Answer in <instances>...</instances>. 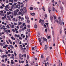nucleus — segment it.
Segmentation results:
<instances>
[{"mask_svg":"<svg viewBox=\"0 0 66 66\" xmlns=\"http://www.w3.org/2000/svg\"><path fill=\"white\" fill-rule=\"evenodd\" d=\"M27 58L28 59H29V56L28 55L27 56Z\"/></svg>","mask_w":66,"mask_h":66,"instance_id":"44","label":"nucleus"},{"mask_svg":"<svg viewBox=\"0 0 66 66\" xmlns=\"http://www.w3.org/2000/svg\"><path fill=\"white\" fill-rule=\"evenodd\" d=\"M44 26L45 27V28H46V25H45V24H44Z\"/></svg>","mask_w":66,"mask_h":66,"instance_id":"60","label":"nucleus"},{"mask_svg":"<svg viewBox=\"0 0 66 66\" xmlns=\"http://www.w3.org/2000/svg\"><path fill=\"white\" fill-rule=\"evenodd\" d=\"M12 58L13 59V60H14V54H12Z\"/></svg>","mask_w":66,"mask_h":66,"instance_id":"12","label":"nucleus"},{"mask_svg":"<svg viewBox=\"0 0 66 66\" xmlns=\"http://www.w3.org/2000/svg\"><path fill=\"white\" fill-rule=\"evenodd\" d=\"M45 17H46V18H47V14H46L45 15Z\"/></svg>","mask_w":66,"mask_h":66,"instance_id":"48","label":"nucleus"},{"mask_svg":"<svg viewBox=\"0 0 66 66\" xmlns=\"http://www.w3.org/2000/svg\"><path fill=\"white\" fill-rule=\"evenodd\" d=\"M43 40L44 41H45L46 42H47V40L46 38H44V37H43Z\"/></svg>","mask_w":66,"mask_h":66,"instance_id":"2","label":"nucleus"},{"mask_svg":"<svg viewBox=\"0 0 66 66\" xmlns=\"http://www.w3.org/2000/svg\"><path fill=\"white\" fill-rule=\"evenodd\" d=\"M41 57L42 58L44 57V56H43V55H41Z\"/></svg>","mask_w":66,"mask_h":66,"instance_id":"58","label":"nucleus"},{"mask_svg":"<svg viewBox=\"0 0 66 66\" xmlns=\"http://www.w3.org/2000/svg\"><path fill=\"white\" fill-rule=\"evenodd\" d=\"M22 13L21 12H19V15H21Z\"/></svg>","mask_w":66,"mask_h":66,"instance_id":"37","label":"nucleus"},{"mask_svg":"<svg viewBox=\"0 0 66 66\" xmlns=\"http://www.w3.org/2000/svg\"><path fill=\"white\" fill-rule=\"evenodd\" d=\"M26 64H28V61L27 60H26Z\"/></svg>","mask_w":66,"mask_h":66,"instance_id":"57","label":"nucleus"},{"mask_svg":"<svg viewBox=\"0 0 66 66\" xmlns=\"http://www.w3.org/2000/svg\"><path fill=\"white\" fill-rule=\"evenodd\" d=\"M15 47H16V48L17 47H18V46H17V45H15Z\"/></svg>","mask_w":66,"mask_h":66,"instance_id":"54","label":"nucleus"},{"mask_svg":"<svg viewBox=\"0 0 66 66\" xmlns=\"http://www.w3.org/2000/svg\"><path fill=\"white\" fill-rule=\"evenodd\" d=\"M27 22L28 23H29V22H30V20H27Z\"/></svg>","mask_w":66,"mask_h":66,"instance_id":"30","label":"nucleus"},{"mask_svg":"<svg viewBox=\"0 0 66 66\" xmlns=\"http://www.w3.org/2000/svg\"><path fill=\"white\" fill-rule=\"evenodd\" d=\"M13 21H15V18H14L12 19Z\"/></svg>","mask_w":66,"mask_h":66,"instance_id":"21","label":"nucleus"},{"mask_svg":"<svg viewBox=\"0 0 66 66\" xmlns=\"http://www.w3.org/2000/svg\"><path fill=\"white\" fill-rule=\"evenodd\" d=\"M42 9H43V11H45V7H43Z\"/></svg>","mask_w":66,"mask_h":66,"instance_id":"28","label":"nucleus"},{"mask_svg":"<svg viewBox=\"0 0 66 66\" xmlns=\"http://www.w3.org/2000/svg\"><path fill=\"white\" fill-rule=\"evenodd\" d=\"M0 45H1V46H3V44L2 43H0Z\"/></svg>","mask_w":66,"mask_h":66,"instance_id":"23","label":"nucleus"},{"mask_svg":"<svg viewBox=\"0 0 66 66\" xmlns=\"http://www.w3.org/2000/svg\"><path fill=\"white\" fill-rule=\"evenodd\" d=\"M23 10L24 11V13H27V9H26V8L24 7L23 8Z\"/></svg>","mask_w":66,"mask_h":66,"instance_id":"4","label":"nucleus"},{"mask_svg":"<svg viewBox=\"0 0 66 66\" xmlns=\"http://www.w3.org/2000/svg\"><path fill=\"white\" fill-rule=\"evenodd\" d=\"M30 14L31 15H35V13H30Z\"/></svg>","mask_w":66,"mask_h":66,"instance_id":"17","label":"nucleus"},{"mask_svg":"<svg viewBox=\"0 0 66 66\" xmlns=\"http://www.w3.org/2000/svg\"><path fill=\"white\" fill-rule=\"evenodd\" d=\"M7 56H11V54H9L7 55Z\"/></svg>","mask_w":66,"mask_h":66,"instance_id":"53","label":"nucleus"},{"mask_svg":"<svg viewBox=\"0 0 66 66\" xmlns=\"http://www.w3.org/2000/svg\"><path fill=\"white\" fill-rule=\"evenodd\" d=\"M55 10V9L54 7H53V11H54Z\"/></svg>","mask_w":66,"mask_h":66,"instance_id":"24","label":"nucleus"},{"mask_svg":"<svg viewBox=\"0 0 66 66\" xmlns=\"http://www.w3.org/2000/svg\"><path fill=\"white\" fill-rule=\"evenodd\" d=\"M6 27L8 29H10V26H9V25H7L6 26Z\"/></svg>","mask_w":66,"mask_h":66,"instance_id":"16","label":"nucleus"},{"mask_svg":"<svg viewBox=\"0 0 66 66\" xmlns=\"http://www.w3.org/2000/svg\"><path fill=\"white\" fill-rule=\"evenodd\" d=\"M0 52H1V53L3 52V50H1V49H0Z\"/></svg>","mask_w":66,"mask_h":66,"instance_id":"31","label":"nucleus"},{"mask_svg":"<svg viewBox=\"0 0 66 66\" xmlns=\"http://www.w3.org/2000/svg\"><path fill=\"white\" fill-rule=\"evenodd\" d=\"M4 33H0V36H1L2 34H4Z\"/></svg>","mask_w":66,"mask_h":66,"instance_id":"56","label":"nucleus"},{"mask_svg":"<svg viewBox=\"0 0 66 66\" xmlns=\"http://www.w3.org/2000/svg\"><path fill=\"white\" fill-rule=\"evenodd\" d=\"M17 12H16V11H15L14 12V16H16L17 15Z\"/></svg>","mask_w":66,"mask_h":66,"instance_id":"5","label":"nucleus"},{"mask_svg":"<svg viewBox=\"0 0 66 66\" xmlns=\"http://www.w3.org/2000/svg\"><path fill=\"white\" fill-rule=\"evenodd\" d=\"M35 48L34 47H33L32 48V50H34V48Z\"/></svg>","mask_w":66,"mask_h":66,"instance_id":"45","label":"nucleus"},{"mask_svg":"<svg viewBox=\"0 0 66 66\" xmlns=\"http://www.w3.org/2000/svg\"><path fill=\"white\" fill-rule=\"evenodd\" d=\"M38 40L40 43V45H42L43 44L42 43V42L41 41V40L40 39V38H38Z\"/></svg>","mask_w":66,"mask_h":66,"instance_id":"1","label":"nucleus"},{"mask_svg":"<svg viewBox=\"0 0 66 66\" xmlns=\"http://www.w3.org/2000/svg\"><path fill=\"white\" fill-rule=\"evenodd\" d=\"M14 54L15 56H16V55H17V54H16V53L14 52Z\"/></svg>","mask_w":66,"mask_h":66,"instance_id":"33","label":"nucleus"},{"mask_svg":"<svg viewBox=\"0 0 66 66\" xmlns=\"http://www.w3.org/2000/svg\"><path fill=\"white\" fill-rule=\"evenodd\" d=\"M18 18H19V19H21V16H19L18 17Z\"/></svg>","mask_w":66,"mask_h":66,"instance_id":"49","label":"nucleus"},{"mask_svg":"<svg viewBox=\"0 0 66 66\" xmlns=\"http://www.w3.org/2000/svg\"><path fill=\"white\" fill-rule=\"evenodd\" d=\"M11 38L12 39H13V40H15V39H16L15 38H14V37H13V36L12 37H11Z\"/></svg>","mask_w":66,"mask_h":66,"instance_id":"13","label":"nucleus"},{"mask_svg":"<svg viewBox=\"0 0 66 66\" xmlns=\"http://www.w3.org/2000/svg\"><path fill=\"white\" fill-rule=\"evenodd\" d=\"M51 38V37H50V36H48L47 37L48 39H50Z\"/></svg>","mask_w":66,"mask_h":66,"instance_id":"40","label":"nucleus"},{"mask_svg":"<svg viewBox=\"0 0 66 66\" xmlns=\"http://www.w3.org/2000/svg\"><path fill=\"white\" fill-rule=\"evenodd\" d=\"M47 48H48V47L47 46V45H45V50H47Z\"/></svg>","mask_w":66,"mask_h":66,"instance_id":"10","label":"nucleus"},{"mask_svg":"<svg viewBox=\"0 0 66 66\" xmlns=\"http://www.w3.org/2000/svg\"><path fill=\"white\" fill-rule=\"evenodd\" d=\"M5 11H6L7 12H9V10L7 9H5Z\"/></svg>","mask_w":66,"mask_h":66,"instance_id":"50","label":"nucleus"},{"mask_svg":"<svg viewBox=\"0 0 66 66\" xmlns=\"http://www.w3.org/2000/svg\"><path fill=\"white\" fill-rule=\"evenodd\" d=\"M16 11V12H19V10L17 9L16 10V11Z\"/></svg>","mask_w":66,"mask_h":66,"instance_id":"42","label":"nucleus"},{"mask_svg":"<svg viewBox=\"0 0 66 66\" xmlns=\"http://www.w3.org/2000/svg\"><path fill=\"white\" fill-rule=\"evenodd\" d=\"M3 32H4L5 33V32H6L7 33V30L3 31Z\"/></svg>","mask_w":66,"mask_h":66,"instance_id":"20","label":"nucleus"},{"mask_svg":"<svg viewBox=\"0 0 66 66\" xmlns=\"http://www.w3.org/2000/svg\"><path fill=\"white\" fill-rule=\"evenodd\" d=\"M27 30H28V32H30V29H28Z\"/></svg>","mask_w":66,"mask_h":66,"instance_id":"62","label":"nucleus"},{"mask_svg":"<svg viewBox=\"0 0 66 66\" xmlns=\"http://www.w3.org/2000/svg\"><path fill=\"white\" fill-rule=\"evenodd\" d=\"M25 18L26 19H29V17L27 15H26L25 16Z\"/></svg>","mask_w":66,"mask_h":66,"instance_id":"11","label":"nucleus"},{"mask_svg":"<svg viewBox=\"0 0 66 66\" xmlns=\"http://www.w3.org/2000/svg\"><path fill=\"white\" fill-rule=\"evenodd\" d=\"M50 18H51V21H52L53 20V18L51 16Z\"/></svg>","mask_w":66,"mask_h":66,"instance_id":"15","label":"nucleus"},{"mask_svg":"<svg viewBox=\"0 0 66 66\" xmlns=\"http://www.w3.org/2000/svg\"><path fill=\"white\" fill-rule=\"evenodd\" d=\"M62 20H61L60 19L59 20V24H60V25H62Z\"/></svg>","mask_w":66,"mask_h":66,"instance_id":"3","label":"nucleus"},{"mask_svg":"<svg viewBox=\"0 0 66 66\" xmlns=\"http://www.w3.org/2000/svg\"><path fill=\"white\" fill-rule=\"evenodd\" d=\"M42 19H40V20L39 21V23H40V22H42Z\"/></svg>","mask_w":66,"mask_h":66,"instance_id":"38","label":"nucleus"},{"mask_svg":"<svg viewBox=\"0 0 66 66\" xmlns=\"http://www.w3.org/2000/svg\"><path fill=\"white\" fill-rule=\"evenodd\" d=\"M7 7H8V5H6L5 6V9H6Z\"/></svg>","mask_w":66,"mask_h":66,"instance_id":"41","label":"nucleus"},{"mask_svg":"<svg viewBox=\"0 0 66 66\" xmlns=\"http://www.w3.org/2000/svg\"><path fill=\"white\" fill-rule=\"evenodd\" d=\"M2 66H5V65L4 64H2Z\"/></svg>","mask_w":66,"mask_h":66,"instance_id":"39","label":"nucleus"},{"mask_svg":"<svg viewBox=\"0 0 66 66\" xmlns=\"http://www.w3.org/2000/svg\"><path fill=\"white\" fill-rule=\"evenodd\" d=\"M53 16H54V19L55 20V19H56V16H54V15H53Z\"/></svg>","mask_w":66,"mask_h":66,"instance_id":"27","label":"nucleus"},{"mask_svg":"<svg viewBox=\"0 0 66 66\" xmlns=\"http://www.w3.org/2000/svg\"><path fill=\"white\" fill-rule=\"evenodd\" d=\"M55 22H57V23H58V22H59V20H55Z\"/></svg>","mask_w":66,"mask_h":66,"instance_id":"26","label":"nucleus"},{"mask_svg":"<svg viewBox=\"0 0 66 66\" xmlns=\"http://www.w3.org/2000/svg\"><path fill=\"white\" fill-rule=\"evenodd\" d=\"M21 57V54H19V59Z\"/></svg>","mask_w":66,"mask_h":66,"instance_id":"25","label":"nucleus"},{"mask_svg":"<svg viewBox=\"0 0 66 66\" xmlns=\"http://www.w3.org/2000/svg\"><path fill=\"white\" fill-rule=\"evenodd\" d=\"M21 63H24V61H21Z\"/></svg>","mask_w":66,"mask_h":66,"instance_id":"63","label":"nucleus"},{"mask_svg":"<svg viewBox=\"0 0 66 66\" xmlns=\"http://www.w3.org/2000/svg\"><path fill=\"white\" fill-rule=\"evenodd\" d=\"M37 26L36 24H35V28H37Z\"/></svg>","mask_w":66,"mask_h":66,"instance_id":"29","label":"nucleus"},{"mask_svg":"<svg viewBox=\"0 0 66 66\" xmlns=\"http://www.w3.org/2000/svg\"><path fill=\"white\" fill-rule=\"evenodd\" d=\"M11 27L12 29H13L14 28V25H12L11 26Z\"/></svg>","mask_w":66,"mask_h":66,"instance_id":"19","label":"nucleus"},{"mask_svg":"<svg viewBox=\"0 0 66 66\" xmlns=\"http://www.w3.org/2000/svg\"><path fill=\"white\" fill-rule=\"evenodd\" d=\"M27 27L28 28H30V25H28Z\"/></svg>","mask_w":66,"mask_h":66,"instance_id":"64","label":"nucleus"},{"mask_svg":"<svg viewBox=\"0 0 66 66\" xmlns=\"http://www.w3.org/2000/svg\"><path fill=\"white\" fill-rule=\"evenodd\" d=\"M9 46L10 47H11V48H12V49L14 48V46H13L12 45H10Z\"/></svg>","mask_w":66,"mask_h":66,"instance_id":"14","label":"nucleus"},{"mask_svg":"<svg viewBox=\"0 0 66 66\" xmlns=\"http://www.w3.org/2000/svg\"><path fill=\"white\" fill-rule=\"evenodd\" d=\"M33 8L32 7H30V10H33Z\"/></svg>","mask_w":66,"mask_h":66,"instance_id":"18","label":"nucleus"},{"mask_svg":"<svg viewBox=\"0 0 66 66\" xmlns=\"http://www.w3.org/2000/svg\"><path fill=\"white\" fill-rule=\"evenodd\" d=\"M7 18L8 19V20H11V18H10V16L9 15L7 16Z\"/></svg>","mask_w":66,"mask_h":66,"instance_id":"8","label":"nucleus"},{"mask_svg":"<svg viewBox=\"0 0 66 66\" xmlns=\"http://www.w3.org/2000/svg\"><path fill=\"white\" fill-rule=\"evenodd\" d=\"M5 56V55H3V56H2V58H3V59L4 58V57Z\"/></svg>","mask_w":66,"mask_h":66,"instance_id":"34","label":"nucleus"},{"mask_svg":"<svg viewBox=\"0 0 66 66\" xmlns=\"http://www.w3.org/2000/svg\"><path fill=\"white\" fill-rule=\"evenodd\" d=\"M3 28H5V26H3V27H2L0 28V29H2Z\"/></svg>","mask_w":66,"mask_h":66,"instance_id":"22","label":"nucleus"},{"mask_svg":"<svg viewBox=\"0 0 66 66\" xmlns=\"http://www.w3.org/2000/svg\"><path fill=\"white\" fill-rule=\"evenodd\" d=\"M23 55L24 56V57H26V54H24Z\"/></svg>","mask_w":66,"mask_h":66,"instance_id":"61","label":"nucleus"},{"mask_svg":"<svg viewBox=\"0 0 66 66\" xmlns=\"http://www.w3.org/2000/svg\"><path fill=\"white\" fill-rule=\"evenodd\" d=\"M8 42H11V40H10V39H8Z\"/></svg>","mask_w":66,"mask_h":66,"instance_id":"59","label":"nucleus"},{"mask_svg":"<svg viewBox=\"0 0 66 66\" xmlns=\"http://www.w3.org/2000/svg\"><path fill=\"white\" fill-rule=\"evenodd\" d=\"M11 14V11H9V12H7V15H9L10 14Z\"/></svg>","mask_w":66,"mask_h":66,"instance_id":"9","label":"nucleus"},{"mask_svg":"<svg viewBox=\"0 0 66 66\" xmlns=\"http://www.w3.org/2000/svg\"><path fill=\"white\" fill-rule=\"evenodd\" d=\"M7 30V32H9V33H10V30Z\"/></svg>","mask_w":66,"mask_h":66,"instance_id":"43","label":"nucleus"},{"mask_svg":"<svg viewBox=\"0 0 66 66\" xmlns=\"http://www.w3.org/2000/svg\"><path fill=\"white\" fill-rule=\"evenodd\" d=\"M48 11L49 12V13H50V12H51V10L49 9V8H48Z\"/></svg>","mask_w":66,"mask_h":66,"instance_id":"36","label":"nucleus"},{"mask_svg":"<svg viewBox=\"0 0 66 66\" xmlns=\"http://www.w3.org/2000/svg\"><path fill=\"white\" fill-rule=\"evenodd\" d=\"M18 3L19 4L18 5V6L19 7L20 6V4H22V3H20V2H18Z\"/></svg>","mask_w":66,"mask_h":66,"instance_id":"6","label":"nucleus"},{"mask_svg":"<svg viewBox=\"0 0 66 66\" xmlns=\"http://www.w3.org/2000/svg\"><path fill=\"white\" fill-rule=\"evenodd\" d=\"M19 25H20L21 24H22V23L21 22H20L19 23Z\"/></svg>","mask_w":66,"mask_h":66,"instance_id":"52","label":"nucleus"},{"mask_svg":"<svg viewBox=\"0 0 66 66\" xmlns=\"http://www.w3.org/2000/svg\"><path fill=\"white\" fill-rule=\"evenodd\" d=\"M4 19H5V18H4V17H2V20H4Z\"/></svg>","mask_w":66,"mask_h":66,"instance_id":"47","label":"nucleus"},{"mask_svg":"<svg viewBox=\"0 0 66 66\" xmlns=\"http://www.w3.org/2000/svg\"><path fill=\"white\" fill-rule=\"evenodd\" d=\"M12 31L13 32H15V29H12Z\"/></svg>","mask_w":66,"mask_h":66,"instance_id":"46","label":"nucleus"},{"mask_svg":"<svg viewBox=\"0 0 66 66\" xmlns=\"http://www.w3.org/2000/svg\"><path fill=\"white\" fill-rule=\"evenodd\" d=\"M3 11H1V14H3Z\"/></svg>","mask_w":66,"mask_h":66,"instance_id":"55","label":"nucleus"},{"mask_svg":"<svg viewBox=\"0 0 66 66\" xmlns=\"http://www.w3.org/2000/svg\"><path fill=\"white\" fill-rule=\"evenodd\" d=\"M61 10H63V7H61Z\"/></svg>","mask_w":66,"mask_h":66,"instance_id":"35","label":"nucleus"},{"mask_svg":"<svg viewBox=\"0 0 66 66\" xmlns=\"http://www.w3.org/2000/svg\"><path fill=\"white\" fill-rule=\"evenodd\" d=\"M16 28L18 29H19V26H16Z\"/></svg>","mask_w":66,"mask_h":66,"instance_id":"51","label":"nucleus"},{"mask_svg":"<svg viewBox=\"0 0 66 66\" xmlns=\"http://www.w3.org/2000/svg\"><path fill=\"white\" fill-rule=\"evenodd\" d=\"M20 11L22 13H24V12L23 11V10L22 9H20Z\"/></svg>","mask_w":66,"mask_h":66,"instance_id":"7","label":"nucleus"},{"mask_svg":"<svg viewBox=\"0 0 66 66\" xmlns=\"http://www.w3.org/2000/svg\"><path fill=\"white\" fill-rule=\"evenodd\" d=\"M14 62L16 63L18 62V61L17 60H14Z\"/></svg>","mask_w":66,"mask_h":66,"instance_id":"32","label":"nucleus"}]
</instances>
